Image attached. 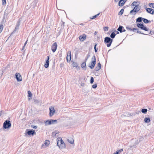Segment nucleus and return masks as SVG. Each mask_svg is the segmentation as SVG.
<instances>
[{"instance_id": "1", "label": "nucleus", "mask_w": 154, "mask_h": 154, "mask_svg": "<svg viewBox=\"0 0 154 154\" xmlns=\"http://www.w3.org/2000/svg\"><path fill=\"white\" fill-rule=\"evenodd\" d=\"M140 7L139 5H136L134 8L131 11L130 14L132 15H135L140 10Z\"/></svg>"}, {"instance_id": "2", "label": "nucleus", "mask_w": 154, "mask_h": 154, "mask_svg": "<svg viewBox=\"0 0 154 154\" xmlns=\"http://www.w3.org/2000/svg\"><path fill=\"white\" fill-rule=\"evenodd\" d=\"M113 40L110 38L109 37H106L105 38L104 40L105 43H107V46L108 47H109L112 42Z\"/></svg>"}, {"instance_id": "3", "label": "nucleus", "mask_w": 154, "mask_h": 154, "mask_svg": "<svg viewBox=\"0 0 154 154\" xmlns=\"http://www.w3.org/2000/svg\"><path fill=\"white\" fill-rule=\"evenodd\" d=\"M11 124L10 121L9 120H6L3 123V127L6 129L10 128L11 127Z\"/></svg>"}, {"instance_id": "4", "label": "nucleus", "mask_w": 154, "mask_h": 154, "mask_svg": "<svg viewBox=\"0 0 154 154\" xmlns=\"http://www.w3.org/2000/svg\"><path fill=\"white\" fill-rule=\"evenodd\" d=\"M96 63V59L95 55H94L91 58V65L89 67L91 69L94 68Z\"/></svg>"}, {"instance_id": "5", "label": "nucleus", "mask_w": 154, "mask_h": 154, "mask_svg": "<svg viewBox=\"0 0 154 154\" xmlns=\"http://www.w3.org/2000/svg\"><path fill=\"white\" fill-rule=\"evenodd\" d=\"M49 115L50 116H52L55 113V109L54 107L52 106H50L49 107Z\"/></svg>"}, {"instance_id": "6", "label": "nucleus", "mask_w": 154, "mask_h": 154, "mask_svg": "<svg viewBox=\"0 0 154 154\" xmlns=\"http://www.w3.org/2000/svg\"><path fill=\"white\" fill-rule=\"evenodd\" d=\"M17 82H20L22 80V78L20 73H16L15 74Z\"/></svg>"}, {"instance_id": "7", "label": "nucleus", "mask_w": 154, "mask_h": 154, "mask_svg": "<svg viewBox=\"0 0 154 154\" xmlns=\"http://www.w3.org/2000/svg\"><path fill=\"white\" fill-rule=\"evenodd\" d=\"M57 46V44L56 42H55L53 44L51 47V50L53 52H54L56 51Z\"/></svg>"}, {"instance_id": "8", "label": "nucleus", "mask_w": 154, "mask_h": 154, "mask_svg": "<svg viewBox=\"0 0 154 154\" xmlns=\"http://www.w3.org/2000/svg\"><path fill=\"white\" fill-rule=\"evenodd\" d=\"M71 59V51H69L67 53V55L66 57V60L67 62L70 61Z\"/></svg>"}, {"instance_id": "9", "label": "nucleus", "mask_w": 154, "mask_h": 154, "mask_svg": "<svg viewBox=\"0 0 154 154\" xmlns=\"http://www.w3.org/2000/svg\"><path fill=\"white\" fill-rule=\"evenodd\" d=\"M50 143V142L49 140H47L45 141V143L44 144H43L42 147L43 148H46L47 146H49Z\"/></svg>"}, {"instance_id": "10", "label": "nucleus", "mask_w": 154, "mask_h": 154, "mask_svg": "<svg viewBox=\"0 0 154 154\" xmlns=\"http://www.w3.org/2000/svg\"><path fill=\"white\" fill-rule=\"evenodd\" d=\"M60 149H63L65 148V144L63 142V141L62 140V139L61 138V143L60 144Z\"/></svg>"}, {"instance_id": "11", "label": "nucleus", "mask_w": 154, "mask_h": 154, "mask_svg": "<svg viewBox=\"0 0 154 154\" xmlns=\"http://www.w3.org/2000/svg\"><path fill=\"white\" fill-rule=\"evenodd\" d=\"M86 38V36L85 34L83 35H81L79 36V38L81 42L83 41Z\"/></svg>"}, {"instance_id": "12", "label": "nucleus", "mask_w": 154, "mask_h": 154, "mask_svg": "<svg viewBox=\"0 0 154 154\" xmlns=\"http://www.w3.org/2000/svg\"><path fill=\"white\" fill-rule=\"evenodd\" d=\"M146 11L152 14H154V10L151 8H148L146 9Z\"/></svg>"}, {"instance_id": "13", "label": "nucleus", "mask_w": 154, "mask_h": 154, "mask_svg": "<svg viewBox=\"0 0 154 154\" xmlns=\"http://www.w3.org/2000/svg\"><path fill=\"white\" fill-rule=\"evenodd\" d=\"M49 56H48L47 57V59L46 60V62L45 63L44 66L45 68H48L49 66Z\"/></svg>"}, {"instance_id": "14", "label": "nucleus", "mask_w": 154, "mask_h": 154, "mask_svg": "<svg viewBox=\"0 0 154 154\" xmlns=\"http://www.w3.org/2000/svg\"><path fill=\"white\" fill-rule=\"evenodd\" d=\"M27 134L29 135H31L33 136L35 134V132L34 130H32L27 131Z\"/></svg>"}, {"instance_id": "15", "label": "nucleus", "mask_w": 154, "mask_h": 154, "mask_svg": "<svg viewBox=\"0 0 154 154\" xmlns=\"http://www.w3.org/2000/svg\"><path fill=\"white\" fill-rule=\"evenodd\" d=\"M126 1V0H120L119 3V6H122Z\"/></svg>"}, {"instance_id": "16", "label": "nucleus", "mask_w": 154, "mask_h": 154, "mask_svg": "<svg viewBox=\"0 0 154 154\" xmlns=\"http://www.w3.org/2000/svg\"><path fill=\"white\" fill-rule=\"evenodd\" d=\"M101 69V64L100 63H98L97 66L95 68V70L96 71L99 70Z\"/></svg>"}, {"instance_id": "17", "label": "nucleus", "mask_w": 154, "mask_h": 154, "mask_svg": "<svg viewBox=\"0 0 154 154\" xmlns=\"http://www.w3.org/2000/svg\"><path fill=\"white\" fill-rule=\"evenodd\" d=\"M28 100H30L31 99V97L32 96V94L31 93V92L29 91H28Z\"/></svg>"}, {"instance_id": "18", "label": "nucleus", "mask_w": 154, "mask_h": 154, "mask_svg": "<svg viewBox=\"0 0 154 154\" xmlns=\"http://www.w3.org/2000/svg\"><path fill=\"white\" fill-rule=\"evenodd\" d=\"M45 125H48L51 124V122L50 120H48L47 121H45Z\"/></svg>"}, {"instance_id": "19", "label": "nucleus", "mask_w": 154, "mask_h": 154, "mask_svg": "<svg viewBox=\"0 0 154 154\" xmlns=\"http://www.w3.org/2000/svg\"><path fill=\"white\" fill-rule=\"evenodd\" d=\"M61 138L59 137L57 139V145L59 147V148H60V144L61 143Z\"/></svg>"}, {"instance_id": "20", "label": "nucleus", "mask_w": 154, "mask_h": 154, "mask_svg": "<svg viewBox=\"0 0 154 154\" xmlns=\"http://www.w3.org/2000/svg\"><path fill=\"white\" fill-rule=\"evenodd\" d=\"M144 121L145 123H148L150 122V120L149 118L146 117L144 119Z\"/></svg>"}, {"instance_id": "21", "label": "nucleus", "mask_w": 154, "mask_h": 154, "mask_svg": "<svg viewBox=\"0 0 154 154\" xmlns=\"http://www.w3.org/2000/svg\"><path fill=\"white\" fill-rule=\"evenodd\" d=\"M141 26L140 29L142 30H144L146 31H148L149 30L148 28H147L145 26H144L143 25V24L142 25H141Z\"/></svg>"}, {"instance_id": "22", "label": "nucleus", "mask_w": 154, "mask_h": 154, "mask_svg": "<svg viewBox=\"0 0 154 154\" xmlns=\"http://www.w3.org/2000/svg\"><path fill=\"white\" fill-rule=\"evenodd\" d=\"M124 28L123 26H119V27L117 29V30L119 31L120 32H122V29Z\"/></svg>"}, {"instance_id": "23", "label": "nucleus", "mask_w": 154, "mask_h": 154, "mask_svg": "<svg viewBox=\"0 0 154 154\" xmlns=\"http://www.w3.org/2000/svg\"><path fill=\"white\" fill-rule=\"evenodd\" d=\"M138 143L137 142H135V143L134 145H133L130 146V148L131 149H133V148H136V146L138 144Z\"/></svg>"}, {"instance_id": "24", "label": "nucleus", "mask_w": 154, "mask_h": 154, "mask_svg": "<svg viewBox=\"0 0 154 154\" xmlns=\"http://www.w3.org/2000/svg\"><path fill=\"white\" fill-rule=\"evenodd\" d=\"M68 142L71 144H73L74 143V140L73 139L70 138L68 139Z\"/></svg>"}, {"instance_id": "25", "label": "nucleus", "mask_w": 154, "mask_h": 154, "mask_svg": "<svg viewBox=\"0 0 154 154\" xmlns=\"http://www.w3.org/2000/svg\"><path fill=\"white\" fill-rule=\"evenodd\" d=\"M50 121L51 122V124H56L57 122V120L51 119Z\"/></svg>"}, {"instance_id": "26", "label": "nucleus", "mask_w": 154, "mask_h": 154, "mask_svg": "<svg viewBox=\"0 0 154 154\" xmlns=\"http://www.w3.org/2000/svg\"><path fill=\"white\" fill-rule=\"evenodd\" d=\"M147 111V109H143L141 110V112L142 113L146 114Z\"/></svg>"}, {"instance_id": "27", "label": "nucleus", "mask_w": 154, "mask_h": 154, "mask_svg": "<svg viewBox=\"0 0 154 154\" xmlns=\"http://www.w3.org/2000/svg\"><path fill=\"white\" fill-rule=\"evenodd\" d=\"M142 20V18L141 17H139L136 19V22H140Z\"/></svg>"}, {"instance_id": "28", "label": "nucleus", "mask_w": 154, "mask_h": 154, "mask_svg": "<svg viewBox=\"0 0 154 154\" xmlns=\"http://www.w3.org/2000/svg\"><path fill=\"white\" fill-rule=\"evenodd\" d=\"M142 20H143V22L145 23H148L149 22V21L144 18H142Z\"/></svg>"}, {"instance_id": "29", "label": "nucleus", "mask_w": 154, "mask_h": 154, "mask_svg": "<svg viewBox=\"0 0 154 154\" xmlns=\"http://www.w3.org/2000/svg\"><path fill=\"white\" fill-rule=\"evenodd\" d=\"M116 35V34H115V33L114 32H112L110 36L111 38H115Z\"/></svg>"}, {"instance_id": "30", "label": "nucleus", "mask_w": 154, "mask_h": 154, "mask_svg": "<svg viewBox=\"0 0 154 154\" xmlns=\"http://www.w3.org/2000/svg\"><path fill=\"white\" fill-rule=\"evenodd\" d=\"M124 11V10L123 9H122L119 13V15H122L123 14Z\"/></svg>"}, {"instance_id": "31", "label": "nucleus", "mask_w": 154, "mask_h": 154, "mask_svg": "<svg viewBox=\"0 0 154 154\" xmlns=\"http://www.w3.org/2000/svg\"><path fill=\"white\" fill-rule=\"evenodd\" d=\"M149 5L151 8H154V3H150L149 4Z\"/></svg>"}, {"instance_id": "32", "label": "nucleus", "mask_w": 154, "mask_h": 154, "mask_svg": "<svg viewBox=\"0 0 154 154\" xmlns=\"http://www.w3.org/2000/svg\"><path fill=\"white\" fill-rule=\"evenodd\" d=\"M85 62H83L82 64V68H85V67H86V63H85Z\"/></svg>"}, {"instance_id": "33", "label": "nucleus", "mask_w": 154, "mask_h": 154, "mask_svg": "<svg viewBox=\"0 0 154 154\" xmlns=\"http://www.w3.org/2000/svg\"><path fill=\"white\" fill-rule=\"evenodd\" d=\"M100 14V13H99L98 14H97V15H96L93 16L91 18V19L92 20V19L95 18L98 16V15H99Z\"/></svg>"}, {"instance_id": "34", "label": "nucleus", "mask_w": 154, "mask_h": 154, "mask_svg": "<svg viewBox=\"0 0 154 154\" xmlns=\"http://www.w3.org/2000/svg\"><path fill=\"white\" fill-rule=\"evenodd\" d=\"M72 66L73 67H77L78 66L77 64L75 62H73L72 63Z\"/></svg>"}, {"instance_id": "35", "label": "nucleus", "mask_w": 154, "mask_h": 154, "mask_svg": "<svg viewBox=\"0 0 154 154\" xmlns=\"http://www.w3.org/2000/svg\"><path fill=\"white\" fill-rule=\"evenodd\" d=\"M3 29V25H0V33H1Z\"/></svg>"}, {"instance_id": "36", "label": "nucleus", "mask_w": 154, "mask_h": 154, "mask_svg": "<svg viewBox=\"0 0 154 154\" xmlns=\"http://www.w3.org/2000/svg\"><path fill=\"white\" fill-rule=\"evenodd\" d=\"M19 24H18V25H17L16 26L15 28V30L14 31V32H16L19 29Z\"/></svg>"}, {"instance_id": "37", "label": "nucleus", "mask_w": 154, "mask_h": 154, "mask_svg": "<svg viewBox=\"0 0 154 154\" xmlns=\"http://www.w3.org/2000/svg\"><path fill=\"white\" fill-rule=\"evenodd\" d=\"M137 2L135 1L134 2L131 4V5L135 6L136 5H136Z\"/></svg>"}, {"instance_id": "38", "label": "nucleus", "mask_w": 154, "mask_h": 154, "mask_svg": "<svg viewBox=\"0 0 154 154\" xmlns=\"http://www.w3.org/2000/svg\"><path fill=\"white\" fill-rule=\"evenodd\" d=\"M123 151V149H119V150H117V151L118 152L119 154L121 153Z\"/></svg>"}, {"instance_id": "39", "label": "nucleus", "mask_w": 154, "mask_h": 154, "mask_svg": "<svg viewBox=\"0 0 154 154\" xmlns=\"http://www.w3.org/2000/svg\"><path fill=\"white\" fill-rule=\"evenodd\" d=\"M94 82V78L93 77H91L90 80V83L92 84Z\"/></svg>"}, {"instance_id": "40", "label": "nucleus", "mask_w": 154, "mask_h": 154, "mask_svg": "<svg viewBox=\"0 0 154 154\" xmlns=\"http://www.w3.org/2000/svg\"><path fill=\"white\" fill-rule=\"evenodd\" d=\"M90 54H87V56L86 57L85 60V62L88 60L89 57H90Z\"/></svg>"}, {"instance_id": "41", "label": "nucleus", "mask_w": 154, "mask_h": 154, "mask_svg": "<svg viewBox=\"0 0 154 154\" xmlns=\"http://www.w3.org/2000/svg\"><path fill=\"white\" fill-rule=\"evenodd\" d=\"M97 44H95V45L94 46V49L95 51V52H97V50L98 49L97 48V49L96 48V47L97 46Z\"/></svg>"}, {"instance_id": "42", "label": "nucleus", "mask_w": 154, "mask_h": 154, "mask_svg": "<svg viewBox=\"0 0 154 154\" xmlns=\"http://www.w3.org/2000/svg\"><path fill=\"white\" fill-rule=\"evenodd\" d=\"M97 84H95L94 85H93L92 86V87L93 88H97Z\"/></svg>"}, {"instance_id": "43", "label": "nucleus", "mask_w": 154, "mask_h": 154, "mask_svg": "<svg viewBox=\"0 0 154 154\" xmlns=\"http://www.w3.org/2000/svg\"><path fill=\"white\" fill-rule=\"evenodd\" d=\"M142 24H140L139 23H137V27L140 28H141V25H142Z\"/></svg>"}, {"instance_id": "44", "label": "nucleus", "mask_w": 154, "mask_h": 154, "mask_svg": "<svg viewBox=\"0 0 154 154\" xmlns=\"http://www.w3.org/2000/svg\"><path fill=\"white\" fill-rule=\"evenodd\" d=\"M137 30H138V29L136 28H134L133 29H132V31L134 32H135L136 31L137 32Z\"/></svg>"}, {"instance_id": "45", "label": "nucleus", "mask_w": 154, "mask_h": 154, "mask_svg": "<svg viewBox=\"0 0 154 154\" xmlns=\"http://www.w3.org/2000/svg\"><path fill=\"white\" fill-rule=\"evenodd\" d=\"M104 30L105 31H106L108 30V27H105L103 28Z\"/></svg>"}, {"instance_id": "46", "label": "nucleus", "mask_w": 154, "mask_h": 154, "mask_svg": "<svg viewBox=\"0 0 154 154\" xmlns=\"http://www.w3.org/2000/svg\"><path fill=\"white\" fill-rule=\"evenodd\" d=\"M3 5H5L6 3V1L5 0H2Z\"/></svg>"}, {"instance_id": "47", "label": "nucleus", "mask_w": 154, "mask_h": 154, "mask_svg": "<svg viewBox=\"0 0 154 154\" xmlns=\"http://www.w3.org/2000/svg\"><path fill=\"white\" fill-rule=\"evenodd\" d=\"M137 33H140V34H144V35H146V34H144V33H142L140 31H139L138 29L137 30Z\"/></svg>"}, {"instance_id": "48", "label": "nucleus", "mask_w": 154, "mask_h": 154, "mask_svg": "<svg viewBox=\"0 0 154 154\" xmlns=\"http://www.w3.org/2000/svg\"><path fill=\"white\" fill-rule=\"evenodd\" d=\"M27 42V41L25 42L24 45L23 47V48L22 49V50H23L24 49L25 46L26 45Z\"/></svg>"}, {"instance_id": "49", "label": "nucleus", "mask_w": 154, "mask_h": 154, "mask_svg": "<svg viewBox=\"0 0 154 154\" xmlns=\"http://www.w3.org/2000/svg\"><path fill=\"white\" fill-rule=\"evenodd\" d=\"M64 22L62 21L61 23V26H63V27L64 26Z\"/></svg>"}, {"instance_id": "50", "label": "nucleus", "mask_w": 154, "mask_h": 154, "mask_svg": "<svg viewBox=\"0 0 154 154\" xmlns=\"http://www.w3.org/2000/svg\"><path fill=\"white\" fill-rule=\"evenodd\" d=\"M32 127L33 128H34V129H36L37 128V126H34L33 127H32Z\"/></svg>"}, {"instance_id": "51", "label": "nucleus", "mask_w": 154, "mask_h": 154, "mask_svg": "<svg viewBox=\"0 0 154 154\" xmlns=\"http://www.w3.org/2000/svg\"><path fill=\"white\" fill-rule=\"evenodd\" d=\"M127 29H128L130 30L131 31H132V29L128 27H127Z\"/></svg>"}, {"instance_id": "52", "label": "nucleus", "mask_w": 154, "mask_h": 154, "mask_svg": "<svg viewBox=\"0 0 154 154\" xmlns=\"http://www.w3.org/2000/svg\"><path fill=\"white\" fill-rule=\"evenodd\" d=\"M35 102H36V103H39V101H38V100H35Z\"/></svg>"}, {"instance_id": "53", "label": "nucleus", "mask_w": 154, "mask_h": 154, "mask_svg": "<svg viewBox=\"0 0 154 154\" xmlns=\"http://www.w3.org/2000/svg\"><path fill=\"white\" fill-rule=\"evenodd\" d=\"M153 33V32H152V31H150V32L149 33V34L151 35H152Z\"/></svg>"}, {"instance_id": "54", "label": "nucleus", "mask_w": 154, "mask_h": 154, "mask_svg": "<svg viewBox=\"0 0 154 154\" xmlns=\"http://www.w3.org/2000/svg\"><path fill=\"white\" fill-rule=\"evenodd\" d=\"M56 133H55V132H53L52 133V135H55V136L56 134Z\"/></svg>"}, {"instance_id": "55", "label": "nucleus", "mask_w": 154, "mask_h": 154, "mask_svg": "<svg viewBox=\"0 0 154 154\" xmlns=\"http://www.w3.org/2000/svg\"><path fill=\"white\" fill-rule=\"evenodd\" d=\"M113 154H119L118 152L116 151Z\"/></svg>"}, {"instance_id": "56", "label": "nucleus", "mask_w": 154, "mask_h": 154, "mask_svg": "<svg viewBox=\"0 0 154 154\" xmlns=\"http://www.w3.org/2000/svg\"><path fill=\"white\" fill-rule=\"evenodd\" d=\"M122 32H124L125 31V29H124V28H123L122 29Z\"/></svg>"}, {"instance_id": "57", "label": "nucleus", "mask_w": 154, "mask_h": 154, "mask_svg": "<svg viewBox=\"0 0 154 154\" xmlns=\"http://www.w3.org/2000/svg\"><path fill=\"white\" fill-rule=\"evenodd\" d=\"M119 1V0H115V1L116 2H118V1Z\"/></svg>"}, {"instance_id": "58", "label": "nucleus", "mask_w": 154, "mask_h": 154, "mask_svg": "<svg viewBox=\"0 0 154 154\" xmlns=\"http://www.w3.org/2000/svg\"><path fill=\"white\" fill-rule=\"evenodd\" d=\"M117 34H119V32H118L117 31Z\"/></svg>"}, {"instance_id": "59", "label": "nucleus", "mask_w": 154, "mask_h": 154, "mask_svg": "<svg viewBox=\"0 0 154 154\" xmlns=\"http://www.w3.org/2000/svg\"><path fill=\"white\" fill-rule=\"evenodd\" d=\"M1 113L0 112V116H1Z\"/></svg>"}, {"instance_id": "60", "label": "nucleus", "mask_w": 154, "mask_h": 154, "mask_svg": "<svg viewBox=\"0 0 154 154\" xmlns=\"http://www.w3.org/2000/svg\"><path fill=\"white\" fill-rule=\"evenodd\" d=\"M95 34H96V32L94 33Z\"/></svg>"}]
</instances>
